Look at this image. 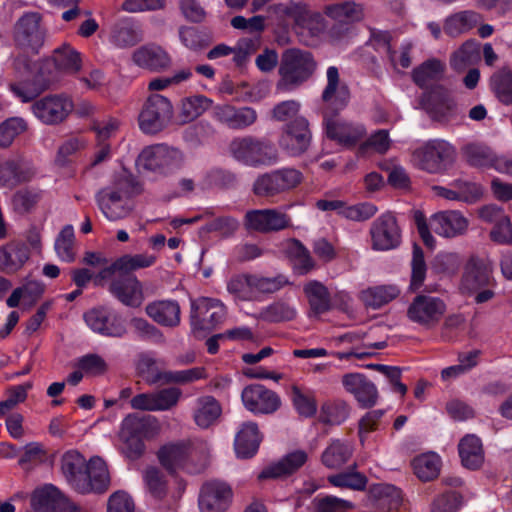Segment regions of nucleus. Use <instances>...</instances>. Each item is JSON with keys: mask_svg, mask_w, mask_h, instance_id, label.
<instances>
[{"mask_svg": "<svg viewBox=\"0 0 512 512\" xmlns=\"http://www.w3.org/2000/svg\"><path fill=\"white\" fill-rule=\"evenodd\" d=\"M327 84L322 91L321 108L323 126L328 139L337 142L345 148L355 147L366 135L363 124L336 119L344 110L350 99L348 87L340 82L339 70L336 66H329L326 70Z\"/></svg>", "mask_w": 512, "mask_h": 512, "instance_id": "f257e3e1", "label": "nucleus"}, {"mask_svg": "<svg viewBox=\"0 0 512 512\" xmlns=\"http://www.w3.org/2000/svg\"><path fill=\"white\" fill-rule=\"evenodd\" d=\"M141 192V183L123 169L113 175L110 185L98 191L95 198L103 215L109 221H117L131 213L134 208L132 199Z\"/></svg>", "mask_w": 512, "mask_h": 512, "instance_id": "f03ea898", "label": "nucleus"}, {"mask_svg": "<svg viewBox=\"0 0 512 512\" xmlns=\"http://www.w3.org/2000/svg\"><path fill=\"white\" fill-rule=\"evenodd\" d=\"M317 69L313 54L299 48H287L280 57L277 89L293 91L309 81Z\"/></svg>", "mask_w": 512, "mask_h": 512, "instance_id": "7ed1b4c3", "label": "nucleus"}, {"mask_svg": "<svg viewBox=\"0 0 512 512\" xmlns=\"http://www.w3.org/2000/svg\"><path fill=\"white\" fill-rule=\"evenodd\" d=\"M230 151L238 162L250 167L272 166L279 161L276 146L266 139L236 138L230 144Z\"/></svg>", "mask_w": 512, "mask_h": 512, "instance_id": "20e7f679", "label": "nucleus"}, {"mask_svg": "<svg viewBox=\"0 0 512 512\" xmlns=\"http://www.w3.org/2000/svg\"><path fill=\"white\" fill-rule=\"evenodd\" d=\"M304 180L303 173L294 167H282L260 174L252 191L257 197L273 198L296 189Z\"/></svg>", "mask_w": 512, "mask_h": 512, "instance_id": "39448f33", "label": "nucleus"}, {"mask_svg": "<svg viewBox=\"0 0 512 512\" xmlns=\"http://www.w3.org/2000/svg\"><path fill=\"white\" fill-rule=\"evenodd\" d=\"M455 148L443 139H431L413 152L417 166L428 173L445 172L453 163Z\"/></svg>", "mask_w": 512, "mask_h": 512, "instance_id": "423d86ee", "label": "nucleus"}, {"mask_svg": "<svg viewBox=\"0 0 512 512\" xmlns=\"http://www.w3.org/2000/svg\"><path fill=\"white\" fill-rule=\"evenodd\" d=\"M172 116L171 101L160 94H152L144 102L139 114V127L145 134H156L168 125Z\"/></svg>", "mask_w": 512, "mask_h": 512, "instance_id": "0eeeda50", "label": "nucleus"}, {"mask_svg": "<svg viewBox=\"0 0 512 512\" xmlns=\"http://www.w3.org/2000/svg\"><path fill=\"white\" fill-rule=\"evenodd\" d=\"M83 320L94 333L104 337L122 338L127 333L126 320L115 309L107 306L87 310Z\"/></svg>", "mask_w": 512, "mask_h": 512, "instance_id": "6e6552de", "label": "nucleus"}, {"mask_svg": "<svg viewBox=\"0 0 512 512\" xmlns=\"http://www.w3.org/2000/svg\"><path fill=\"white\" fill-rule=\"evenodd\" d=\"M193 450L184 443H172L162 446L158 451L160 464L171 474L181 469L189 474H200L206 468V459L202 457L192 462Z\"/></svg>", "mask_w": 512, "mask_h": 512, "instance_id": "1a4fd4ad", "label": "nucleus"}, {"mask_svg": "<svg viewBox=\"0 0 512 512\" xmlns=\"http://www.w3.org/2000/svg\"><path fill=\"white\" fill-rule=\"evenodd\" d=\"M41 17L36 12L22 15L14 26L15 46L23 51L38 54L45 41V31L40 25Z\"/></svg>", "mask_w": 512, "mask_h": 512, "instance_id": "9d476101", "label": "nucleus"}, {"mask_svg": "<svg viewBox=\"0 0 512 512\" xmlns=\"http://www.w3.org/2000/svg\"><path fill=\"white\" fill-rule=\"evenodd\" d=\"M421 105L435 122L446 124L456 117V102L441 84L432 85L423 93Z\"/></svg>", "mask_w": 512, "mask_h": 512, "instance_id": "9b49d317", "label": "nucleus"}, {"mask_svg": "<svg viewBox=\"0 0 512 512\" xmlns=\"http://www.w3.org/2000/svg\"><path fill=\"white\" fill-rule=\"evenodd\" d=\"M243 225L247 231L268 234L292 227V219L277 208L252 209L245 213Z\"/></svg>", "mask_w": 512, "mask_h": 512, "instance_id": "f8f14e48", "label": "nucleus"}, {"mask_svg": "<svg viewBox=\"0 0 512 512\" xmlns=\"http://www.w3.org/2000/svg\"><path fill=\"white\" fill-rule=\"evenodd\" d=\"M445 311L446 304L439 297L419 294L408 306L407 317L413 323L431 328L438 324Z\"/></svg>", "mask_w": 512, "mask_h": 512, "instance_id": "ddd939ff", "label": "nucleus"}, {"mask_svg": "<svg viewBox=\"0 0 512 512\" xmlns=\"http://www.w3.org/2000/svg\"><path fill=\"white\" fill-rule=\"evenodd\" d=\"M73 107V102L67 95L50 94L36 100L31 109L42 123L54 125L65 120Z\"/></svg>", "mask_w": 512, "mask_h": 512, "instance_id": "4468645a", "label": "nucleus"}, {"mask_svg": "<svg viewBox=\"0 0 512 512\" xmlns=\"http://www.w3.org/2000/svg\"><path fill=\"white\" fill-rule=\"evenodd\" d=\"M309 122L304 117H296L286 124L279 140L280 147L290 156L296 157L305 153L311 143Z\"/></svg>", "mask_w": 512, "mask_h": 512, "instance_id": "2eb2a0df", "label": "nucleus"}, {"mask_svg": "<svg viewBox=\"0 0 512 512\" xmlns=\"http://www.w3.org/2000/svg\"><path fill=\"white\" fill-rule=\"evenodd\" d=\"M226 316L223 303L214 298H200L191 305V326L194 329H212L222 323Z\"/></svg>", "mask_w": 512, "mask_h": 512, "instance_id": "dca6fc26", "label": "nucleus"}, {"mask_svg": "<svg viewBox=\"0 0 512 512\" xmlns=\"http://www.w3.org/2000/svg\"><path fill=\"white\" fill-rule=\"evenodd\" d=\"M242 402L253 414H272L281 406L279 395L262 384H250L241 393Z\"/></svg>", "mask_w": 512, "mask_h": 512, "instance_id": "f3484780", "label": "nucleus"}, {"mask_svg": "<svg viewBox=\"0 0 512 512\" xmlns=\"http://www.w3.org/2000/svg\"><path fill=\"white\" fill-rule=\"evenodd\" d=\"M370 235L374 250L387 251L397 247L401 236L396 217L390 212L381 214L372 223Z\"/></svg>", "mask_w": 512, "mask_h": 512, "instance_id": "a211bd4d", "label": "nucleus"}, {"mask_svg": "<svg viewBox=\"0 0 512 512\" xmlns=\"http://www.w3.org/2000/svg\"><path fill=\"white\" fill-rule=\"evenodd\" d=\"M278 12L285 15L294 22L297 33L307 31L310 35H318L324 28L323 17L317 12H311L305 3L291 2L289 4H281Z\"/></svg>", "mask_w": 512, "mask_h": 512, "instance_id": "6ab92c4d", "label": "nucleus"}, {"mask_svg": "<svg viewBox=\"0 0 512 512\" xmlns=\"http://www.w3.org/2000/svg\"><path fill=\"white\" fill-rule=\"evenodd\" d=\"M461 285L466 291H477L485 286H497L491 264L486 259L472 255L464 266Z\"/></svg>", "mask_w": 512, "mask_h": 512, "instance_id": "aec40b11", "label": "nucleus"}, {"mask_svg": "<svg viewBox=\"0 0 512 512\" xmlns=\"http://www.w3.org/2000/svg\"><path fill=\"white\" fill-rule=\"evenodd\" d=\"M232 499V489L225 482L210 480L205 482L199 493L198 505L201 512H224Z\"/></svg>", "mask_w": 512, "mask_h": 512, "instance_id": "412c9836", "label": "nucleus"}, {"mask_svg": "<svg viewBox=\"0 0 512 512\" xmlns=\"http://www.w3.org/2000/svg\"><path fill=\"white\" fill-rule=\"evenodd\" d=\"M344 389L352 394L359 407L368 409L378 400V390L375 384L362 373H347L342 377Z\"/></svg>", "mask_w": 512, "mask_h": 512, "instance_id": "4be33fe9", "label": "nucleus"}, {"mask_svg": "<svg viewBox=\"0 0 512 512\" xmlns=\"http://www.w3.org/2000/svg\"><path fill=\"white\" fill-rule=\"evenodd\" d=\"M172 153L165 145H153L146 147L139 154L136 165L139 171H150L159 174H167L172 169Z\"/></svg>", "mask_w": 512, "mask_h": 512, "instance_id": "5701e85b", "label": "nucleus"}, {"mask_svg": "<svg viewBox=\"0 0 512 512\" xmlns=\"http://www.w3.org/2000/svg\"><path fill=\"white\" fill-rule=\"evenodd\" d=\"M109 291L128 307H139L144 299L141 282L134 275H119L111 281Z\"/></svg>", "mask_w": 512, "mask_h": 512, "instance_id": "b1692460", "label": "nucleus"}, {"mask_svg": "<svg viewBox=\"0 0 512 512\" xmlns=\"http://www.w3.org/2000/svg\"><path fill=\"white\" fill-rule=\"evenodd\" d=\"M35 173L30 161L21 157L7 159L0 163V186L13 188L31 181Z\"/></svg>", "mask_w": 512, "mask_h": 512, "instance_id": "393cba45", "label": "nucleus"}, {"mask_svg": "<svg viewBox=\"0 0 512 512\" xmlns=\"http://www.w3.org/2000/svg\"><path fill=\"white\" fill-rule=\"evenodd\" d=\"M82 482L86 487L79 489V494H102L110 485V475L104 460L98 456L90 458L84 473Z\"/></svg>", "mask_w": 512, "mask_h": 512, "instance_id": "a878e982", "label": "nucleus"}, {"mask_svg": "<svg viewBox=\"0 0 512 512\" xmlns=\"http://www.w3.org/2000/svg\"><path fill=\"white\" fill-rule=\"evenodd\" d=\"M430 227L439 236L454 238L466 232L468 220L456 210L440 211L431 216Z\"/></svg>", "mask_w": 512, "mask_h": 512, "instance_id": "bb28decb", "label": "nucleus"}, {"mask_svg": "<svg viewBox=\"0 0 512 512\" xmlns=\"http://www.w3.org/2000/svg\"><path fill=\"white\" fill-rule=\"evenodd\" d=\"M155 261L156 257L153 255L125 254L113 261L109 266L101 269L96 276V282L98 280L110 279L115 273H119V275H131L130 273L132 271L150 267Z\"/></svg>", "mask_w": 512, "mask_h": 512, "instance_id": "cd10ccee", "label": "nucleus"}, {"mask_svg": "<svg viewBox=\"0 0 512 512\" xmlns=\"http://www.w3.org/2000/svg\"><path fill=\"white\" fill-rule=\"evenodd\" d=\"M215 118L230 129H245L257 120L255 109L248 106L235 107L229 104L218 105L215 108Z\"/></svg>", "mask_w": 512, "mask_h": 512, "instance_id": "c85d7f7f", "label": "nucleus"}, {"mask_svg": "<svg viewBox=\"0 0 512 512\" xmlns=\"http://www.w3.org/2000/svg\"><path fill=\"white\" fill-rule=\"evenodd\" d=\"M307 458L303 450L292 451L278 462L265 467L258 475V479H278L289 476L299 470L306 463Z\"/></svg>", "mask_w": 512, "mask_h": 512, "instance_id": "c756f323", "label": "nucleus"}, {"mask_svg": "<svg viewBox=\"0 0 512 512\" xmlns=\"http://www.w3.org/2000/svg\"><path fill=\"white\" fill-rule=\"evenodd\" d=\"M30 258V249L26 243L13 240L0 246V271L15 273L19 271Z\"/></svg>", "mask_w": 512, "mask_h": 512, "instance_id": "7c9ffc66", "label": "nucleus"}, {"mask_svg": "<svg viewBox=\"0 0 512 512\" xmlns=\"http://www.w3.org/2000/svg\"><path fill=\"white\" fill-rule=\"evenodd\" d=\"M133 60L139 67L154 72L165 71L172 63L168 52L161 46L155 44L138 48L133 54Z\"/></svg>", "mask_w": 512, "mask_h": 512, "instance_id": "2f4dec72", "label": "nucleus"}, {"mask_svg": "<svg viewBox=\"0 0 512 512\" xmlns=\"http://www.w3.org/2000/svg\"><path fill=\"white\" fill-rule=\"evenodd\" d=\"M369 501L378 512H391L399 509L402 492L391 484H375L369 489Z\"/></svg>", "mask_w": 512, "mask_h": 512, "instance_id": "473e14b6", "label": "nucleus"}, {"mask_svg": "<svg viewBox=\"0 0 512 512\" xmlns=\"http://www.w3.org/2000/svg\"><path fill=\"white\" fill-rule=\"evenodd\" d=\"M262 436L255 422H245L241 425L234 440V449L238 458H252L259 449Z\"/></svg>", "mask_w": 512, "mask_h": 512, "instance_id": "72a5a7b5", "label": "nucleus"}, {"mask_svg": "<svg viewBox=\"0 0 512 512\" xmlns=\"http://www.w3.org/2000/svg\"><path fill=\"white\" fill-rule=\"evenodd\" d=\"M87 462L84 456L76 450L66 451L61 458V471L68 484L78 493L86 487L82 482Z\"/></svg>", "mask_w": 512, "mask_h": 512, "instance_id": "f704fd0d", "label": "nucleus"}, {"mask_svg": "<svg viewBox=\"0 0 512 512\" xmlns=\"http://www.w3.org/2000/svg\"><path fill=\"white\" fill-rule=\"evenodd\" d=\"M458 453L463 467L475 471L484 463V449L481 439L474 434L465 435L458 444Z\"/></svg>", "mask_w": 512, "mask_h": 512, "instance_id": "c9c22d12", "label": "nucleus"}, {"mask_svg": "<svg viewBox=\"0 0 512 512\" xmlns=\"http://www.w3.org/2000/svg\"><path fill=\"white\" fill-rule=\"evenodd\" d=\"M66 502L63 493L53 484H46L32 494L31 504L38 512H58Z\"/></svg>", "mask_w": 512, "mask_h": 512, "instance_id": "e433bc0d", "label": "nucleus"}, {"mask_svg": "<svg viewBox=\"0 0 512 512\" xmlns=\"http://www.w3.org/2000/svg\"><path fill=\"white\" fill-rule=\"evenodd\" d=\"M146 314L164 327H175L180 323V306L175 300H160L149 303Z\"/></svg>", "mask_w": 512, "mask_h": 512, "instance_id": "4c0bfd02", "label": "nucleus"}, {"mask_svg": "<svg viewBox=\"0 0 512 512\" xmlns=\"http://www.w3.org/2000/svg\"><path fill=\"white\" fill-rule=\"evenodd\" d=\"M400 293V288L395 284L376 285L362 290L360 300L368 308L379 309L396 299Z\"/></svg>", "mask_w": 512, "mask_h": 512, "instance_id": "58836bf2", "label": "nucleus"}, {"mask_svg": "<svg viewBox=\"0 0 512 512\" xmlns=\"http://www.w3.org/2000/svg\"><path fill=\"white\" fill-rule=\"evenodd\" d=\"M51 85V80L44 77L43 69H40L31 81H23L10 84V90L22 102H30L37 98Z\"/></svg>", "mask_w": 512, "mask_h": 512, "instance_id": "ea45409f", "label": "nucleus"}, {"mask_svg": "<svg viewBox=\"0 0 512 512\" xmlns=\"http://www.w3.org/2000/svg\"><path fill=\"white\" fill-rule=\"evenodd\" d=\"M304 293L308 299L311 313L320 316L331 310V297L328 288L319 281L313 280L305 284Z\"/></svg>", "mask_w": 512, "mask_h": 512, "instance_id": "a19ab883", "label": "nucleus"}, {"mask_svg": "<svg viewBox=\"0 0 512 512\" xmlns=\"http://www.w3.org/2000/svg\"><path fill=\"white\" fill-rule=\"evenodd\" d=\"M482 19V15L475 11H461L445 20L443 30L448 36L457 37L474 28Z\"/></svg>", "mask_w": 512, "mask_h": 512, "instance_id": "79ce46f5", "label": "nucleus"}, {"mask_svg": "<svg viewBox=\"0 0 512 512\" xmlns=\"http://www.w3.org/2000/svg\"><path fill=\"white\" fill-rule=\"evenodd\" d=\"M205 378H207V374L204 367H193L179 371H158L152 376L151 383L188 384Z\"/></svg>", "mask_w": 512, "mask_h": 512, "instance_id": "37998d69", "label": "nucleus"}, {"mask_svg": "<svg viewBox=\"0 0 512 512\" xmlns=\"http://www.w3.org/2000/svg\"><path fill=\"white\" fill-rule=\"evenodd\" d=\"M480 59V44L476 40H467L450 57V67L463 72Z\"/></svg>", "mask_w": 512, "mask_h": 512, "instance_id": "c03bdc74", "label": "nucleus"}, {"mask_svg": "<svg viewBox=\"0 0 512 512\" xmlns=\"http://www.w3.org/2000/svg\"><path fill=\"white\" fill-rule=\"evenodd\" d=\"M221 412V406L213 396H204L198 399L193 418L197 426L207 429L217 421Z\"/></svg>", "mask_w": 512, "mask_h": 512, "instance_id": "a18cd8bd", "label": "nucleus"}, {"mask_svg": "<svg viewBox=\"0 0 512 512\" xmlns=\"http://www.w3.org/2000/svg\"><path fill=\"white\" fill-rule=\"evenodd\" d=\"M179 38L185 47L194 51L204 49L213 42L212 32L205 27L181 26Z\"/></svg>", "mask_w": 512, "mask_h": 512, "instance_id": "49530a36", "label": "nucleus"}, {"mask_svg": "<svg viewBox=\"0 0 512 512\" xmlns=\"http://www.w3.org/2000/svg\"><path fill=\"white\" fill-rule=\"evenodd\" d=\"M42 198V191L35 187H23L15 191L11 197V206L15 213H30Z\"/></svg>", "mask_w": 512, "mask_h": 512, "instance_id": "de8ad7c7", "label": "nucleus"}, {"mask_svg": "<svg viewBox=\"0 0 512 512\" xmlns=\"http://www.w3.org/2000/svg\"><path fill=\"white\" fill-rule=\"evenodd\" d=\"M297 310L294 306L283 300L274 301L262 308L258 319L268 323H280L292 321L296 318Z\"/></svg>", "mask_w": 512, "mask_h": 512, "instance_id": "09e8293b", "label": "nucleus"}, {"mask_svg": "<svg viewBox=\"0 0 512 512\" xmlns=\"http://www.w3.org/2000/svg\"><path fill=\"white\" fill-rule=\"evenodd\" d=\"M110 39L120 48L134 46L141 40L139 31L131 19H123L116 23L112 28Z\"/></svg>", "mask_w": 512, "mask_h": 512, "instance_id": "8fccbe9b", "label": "nucleus"}, {"mask_svg": "<svg viewBox=\"0 0 512 512\" xmlns=\"http://www.w3.org/2000/svg\"><path fill=\"white\" fill-rule=\"evenodd\" d=\"M415 475L423 482L436 479L441 469V458L436 453L422 454L412 462Z\"/></svg>", "mask_w": 512, "mask_h": 512, "instance_id": "3c124183", "label": "nucleus"}, {"mask_svg": "<svg viewBox=\"0 0 512 512\" xmlns=\"http://www.w3.org/2000/svg\"><path fill=\"white\" fill-rule=\"evenodd\" d=\"M213 101L204 95L185 97L181 101L179 117L182 123H189L210 108Z\"/></svg>", "mask_w": 512, "mask_h": 512, "instance_id": "603ef678", "label": "nucleus"}, {"mask_svg": "<svg viewBox=\"0 0 512 512\" xmlns=\"http://www.w3.org/2000/svg\"><path fill=\"white\" fill-rule=\"evenodd\" d=\"M490 87L501 104L512 106V69H502L494 73Z\"/></svg>", "mask_w": 512, "mask_h": 512, "instance_id": "864d4df0", "label": "nucleus"}, {"mask_svg": "<svg viewBox=\"0 0 512 512\" xmlns=\"http://www.w3.org/2000/svg\"><path fill=\"white\" fill-rule=\"evenodd\" d=\"M53 60L58 70L75 74L82 67L81 54L70 45H63L54 51Z\"/></svg>", "mask_w": 512, "mask_h": 512, "instance_id": "5fc2aeb1", "label": "nucleus"}, {"mask_svg": "<svg viewBox=\"0 0 512 512\" xmlns=\"http://www.w3.org/2000/svg\"><path fill=\"white\" fill-rule=\"evenodd\" d=\"M352 447L341 440H333L322 454V463L328 468H339L348 462Z\"/></svg>", "mask_w": 512, "mask_h": 512, "instance_id": "6e6d98bb", "label": "nucleus"}, {"mask_svg": "<svg viewBox=\"0 0 512 512\" xmlns=\"http://www.w3.org/2000/svg\"><path fill=\"white\" fill-rule=\"evenodd\" d=\"M349 412L350 408L345 401L330 400L322 404L319 419L324 424L340 425L348 418Z\"/></svg>", "mask_w": 512, "mask_h": 512, "instance_id": "4d7b16f0", "label": "nucleus"}, {"mask_svg": "<svg viewBox=\"0 0 512 512\" xmlns=\"http://www.w3.org/2000/svg\"><path fill=\"white\" fill-rule=\"evenodd\" d=\"M464 153L470 166L494 168L497 156L489 147L481 144H468Z\"/></svg>", "mask_w": 512, "mask_h": 512, "instance_id": "13d9d810", "label": "nucleus"}, {"mask_svg": "<svg viewBox=\"0 0 512 512\" xmlns=\"http://www.w3.org/2000/svg\"><path fill=\"white\" fill-rule=\"evenodd\" d=\"M328 482L334 487L363 491L366 488L368 479L364 474L354 469H348L328 476Z\"/></svg>", "mask_w": 512, "mask_h": 512, "instance_id": "bf43d9fd", "label": "nucleus"}, {"mask_svg": "<svg viewBox=\"0 0 512 512\" xmlns=\"http://www.w3.org/2000/svg\"><path fill=\"white\" fill-rule=\"evenodd\" d=\"M442 72V63L437 59H430L413 69L412 79L419 88L428 90L429 82L435 80Z\"/></svg>", "mask_w": 512, "mask_h": 512, "instance_id": "052dcab7", "label": "nucleus"}, {"mask_svg": "<svg viewBox=\"0 0 512 512\" xmlns=\"http://www.w3.org/2000/svg\"><path fill=\"white\" fill-rule=\"evenodd\" d=\"M427 273V265L424 258L423 249L418 245H413L412 252V261H411V280H410V290L412 292L418 291L425 279Z\"/></svg>", "mask_w": 512, "mask_h": 512, "instance_id": "680f3d73", "label": "nucleus"}, {"mask_svg": "<svg viewBox=\"0 0 512 512\" xmlns=\"http://www.w3.org/2000/svg\"><path fill=\"white\" fill-rule=\"evenodd\" d=\"M292 402L297 413L305 418H311L317 413V401L313 391L304 393L299 387L291 390Z\"/></svg>", "mask_w": 512, "mask_h": 512, "instance_id": "e2e57ef3", "label": "nucleus"}, {"mask_svg": "<svg viewBox=\"0 0 512 512\" xmlns=\"http://www.w3.org/2000/svg\"><path fill=\"white\" fill-rule=\"evenodd\" d=\"M325 14L338 21H356L362 16V8L355 2L345 1L327 5Z\"/></svg>", "mask_w": 512, "mask_h": 512, "instance_id": "0e129e2a", "label": "nucleus"}, {"mask_svg": "<svg viewBox=\"0 0 512 512\" xmlns=\"http://www.w3.org/2000/svg\"><path fill=\"white\" fill-rule=\"evenodd\" d=\"M252 281L254 295L256 293L272 294L290 284L288 278L283 274H278L274 277L252 274Z\"/></svg>", "mask_w": 512, "mask_h": 512, "instance_id": "69168bd1", "label": "nucleus"}, {"mask_svg": "<svg viewBox=\"0 0 512 512\" xmlns=\"http://www.w3.org/2000/svg\"><path fill=\"white\" fill-rule=\"evenodd\" d=\"M462 504V495L456 491L448 490L433 499L431 512H458Z\"/></svg>", "mask_w": 512, "mask_h": 512, "instance_id": "338daca9", "label": "nucleus"}, {"mask_svg": "<svg viewBox=\"0 0 512 512\" xmlns=\"http://www.w3.org/2000/svg\"><path fill=\"white\" fill-rule=\"evenodd\" d=\"M315 512H347L353 507L350 501L333 495L322 496L319 494L313 500Z\"/></svg>", "mask_w": 512, "mask_h": 512, "instance_id": "774afa93", "label": "nucleus"}]
</instances>
